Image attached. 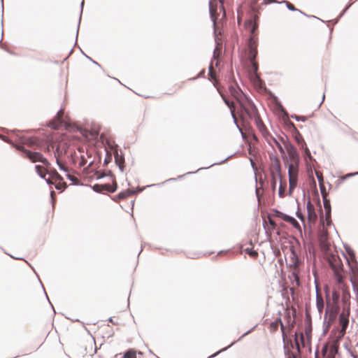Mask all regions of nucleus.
Here are the masks:
<instances>
[{
    "label": "nucleus",
    "instance_id": "obj_2",
    "mask_svg": "<svg viewBox=\"0 0 358 358\" xmlns=\"http://www.w3.org/2000/svg\"><path fill=\"white\" fill-rule=\"evenodd\" d=\"M238 105L240 107L238 113L242 120L244 122H248V120H253L259 132L264 138H266L268 135V131L262 122L255 104L246 97Z\"/></svg>",
    "mask_w": 358,
    "mask_h": 358
},
{
    "label": "nucleus",
    "instance_id": "obj_39",
    "mask_svg": "<svg viewBox=\"0 0 358 358\" xmlns=\"http://www.w3.org/2000/svg\"><path fill=\"white\" fill-rule=\"evenodd\" d=\"M25 143L27 144L28 145L31 146L34 143V139L33 138H29V139L27 140Z\"/></svg>",
    "mask_w": 358,
    "mask_h": 358
},
{
    "label": "nucleus",
    "instance_id": "obj_17",
    "mask_svg": "<svg viewBox=\"0 0 358 358\" xmlns=\"http://www.w3.org/2000/svg\"><path fill=\"white\" fill-rule=\"evenodd\" d=\"M93 189L94 191L97 192H114L116 189L115 187L111 186L108 184H104V185H94L93 187Z\"/></svg>",
    "mask_w": 358,
    "mask_h": 358
},
{
    "label": "nucleus",
    "instance_id": "obj_4",
    "mask_svg": "<svg viewBox=\"0 0 358 358\" xmlns=\"http://www.w3.org/2000/svg\"><path fill=\"white\" fill-rule=\"evenodd\" d=\"M344 271H343V273ZM344 278V275L343 274V279ZM339 284V282H338ZM341 285L343 286V306L342 308V311L340 313L339 315V325L341 326V329H339V338H342L344 336V335L346 333V329L349 324V317L350 314V294L348 289V287L344 289V287L345 286L343 284V282L342 283H340Z\"/></svg>",
    "mask_w": 358,
    "mask_h": 358
},
{
    "label": "nucleus",
    "instance_id": "obj_18",
    "mask_svg": "<svg viewBox=\"0 0 358 358\" xmlns=\"http://www.w3.org/2000/svg\"><path fill=\"white\" fill-rule=\"evenodd\" d=\"M271 176L279 177L281 179V166L280 162L276 159L271 168Z\"/></svg>",
    "mask_w": 358,
    "mask_h": 358
},
{
    "label": "nucleus",
    "instance_id": "obj_5",
    "mask_svg": "<svg viewBox=\"0 0 358 358\" xmlns=\"http://www.w3.org/2000/svg\"><path fill=\"white\" fill-rule=\"evenodd\" d=\"M258 18L257 15H254V19H249L245 21V27L251 34L248 41V59H255L257 55V38H256L255 31L258 24L256 20Z\"/></svg>",
    "mask_w": 358,
    "mask_h": 358
},
{
    "label": "nucleus",
    "instance_id": "obj_28",
    "mask_svg": "<svg viewBox=\"0 0 358 358\" xmlns=\"http://www.w3.org/2000/svg\"><path fill=\"white\" fill-rule=\"evenodd\" d=\"M243 251L252 259H256L258 257V252L254 250L252 247L244 248Z\"/></svg>",
    "mask_w": 358,
    "mask_h": 358
},
{
    "label": "nucleus",
    "instance_id": "obj_16",
    "mask_svg": "<svg viewBox=\"0 0 358 358\" xmlns=\"http://www.w3.org/2000/svg\"><path fill=\"white\" fill-rule=\"evenodd\" d=\"M278 216L280 218H281L283 221L291 224L294 228L297 229H301L300 224L294 217L280 212L278 213Z\"/></svg>",
    "mask_w": 358,
    "mask_h": 358
},
{
    "label": "nucleus",
    "instance_id": "obj_21",
    "mask_svg": "<svg viewBox=\"0 0 358 358\" xmlns=\"http://www.w3.org/2000/svg\"><path fill=\"white\" fill-rule=\"evenodd\" d=\"M64 114V110H60L57 113L55 118L50 122V126L52 127L54 129H57L59 127V125L62 122Z\"/></svg>",
    "mask_w": 358,
    "mask_h": 358
},
{
    "label": "nucleus",
    "instance_id": "obj_49",
    "mask_svg": "<svg viewBox=\"0 0 358 358\" xmlns=\"http://www.w3.org/2000/svg\"><path fill=\"white\" fill-rule=\"evenodd\" d=\"M220 1L221 3H222V0H220Z\"/></svg>",
    "mask_w": 358,
    "mask_h": 358
},
{
    "label": "nucleus",
    "instance_id": "obj_27",
    "mask_svg": "<svg viewBox=\"0 0 358 358\" xmlns=\"http://www.w3.org/2000/svg\"><path fill=\"white\" fill-rule=\"evenodd\" d=\"M135 192L134 190L128 189L120 192L117 194V198L118 199H125L129 196H131Z\"/></svg>",
    "mask_w": 358,
    "mask_h": 358
},
{
    "label": "nucleus",
    "instance_id": "obj_14",
    "mask_svg": "<svg viewBox=\"0 0 358 358\" xmlns=\"http://www.w3.org/2000/svg\"><path fill=\"white\" fill-rule=\"evenodd\" d=\"M306 208L308 223L310 224H314L317 221V215L315 212V206L310 200L307 202Z\"/></svg>",
    "mask_w": 358,
    "mask_h": 358
},
{
    "label": "nucleus",
    "instance_id": "obj_34",
    "mask_svg": "<svg viewBox=\"0 0 358 358\" xmlns=\"http://www.w3.org/2000/svg\"><path fill=\"white\" fill-rule=\"evenodd\" d=\"M56 161L60 169L64 170L65 171H67V169L65 167L64 164L61 162L60 158H56Z\"/></svg>",
    "mask_w": 358,
    "mask_h": 358
},
{
    "label": "nucleus",
    "instance_id": "obj_26",
    "mask_svg": "<svg viewBox=\"0 0 358 358\" xmlns=\"http://www.w3.org/2000/svg\"><path fill=\"white\" fill-rule=\"evenodd\" d=\"M222 53V44L220 43H217V45L214 50L213 52V59L215 61V66H217L218 65V58L220 56Z\"/></svg>",
    "mask_w": 358,
    "mask_h": 358
},
{
    "label": "nucleus",
    "instance_id": "obj_6",
    "mask_svg": "<svg viewBox=\"0 0 358 358\" xmlns=\"http://www.w3.org/2000/svg\"><path fill=\"white\" fill-rule=\"evenodd\" d=\"M15 147L22 152V157L29 159L32 163L41 162L45 166H50V163L41 152L29 150L21 145H15Z\"/></svg>",
    "mask_w": 358,
    "mask_h": 358
},
{
    "label": "nucleus",
    "instance_id": "obj_44",
    "mask_svg": "<svg viewBox=\"0 0 358 358\" xmlns=\"http://www.w3.org/2000/svg\"><path fill=\"white\" fill-rule=\"evenodd\" d=\"M305 151L306 154H310L309 150L307 148H306Z\"/></svg>",
    "mask_w": 358,
    "mask_h": 358
},
{
    "label": "nucleus",
    "instance_id": "obj_22",
    "mask_svg": "<svg viewBox=\"0 0 358 358\" xmlns=\"http://www.w3.org/2000/svg\"><path fill=\"white\" fill-rule=\"evenodd\" d=\"M322 194L324 201V208L326 210V219H329L330 217L331 213V205L330 201L327 199V194L324 190H322Z\"/></svg>",
    "mask_w": 358,
    "mask_h": 358
},
{
    "label": "nucleus",
    "instance_id": "obj_47",
    "mask_svg": "<svg viewBox=\"0 0 358 358\" xmlns=\"http://www.w3.org/2000/svg\"><path fill=\"white\" fill-rule=\"evenodd\" d=\"M256 192H257V194L258 195V194H259V189H257V191H256Z\"/></svg>",
    "mask_w": 358,
    "mask_h": 358
},
{
    "label": "nucleus",
    "instance_id": "obj_43",
    "mask_svg": "<svg viewBox=\"0 0 358 358\" xmlns=\"http://www.w3.org/2000/svg\"><path fill=\"white\" fill-rule=\"evenodd\" d=\"M50 146H51L52 148H54V146H53L52 144H50V145H48V148H47L48 151H49V150H50Z\"/></svg>",
    "mask_w": 358,
    "mask_h": 358
},
{
    "label": "nucleus",
    "instance_id": "obj_23",
    "mask_svg": "<svg viewBox=\"0 0 358 358\" xmlns=\"http://www.w3.org/2000/svg\"><path fill=\"white\" fill-rule=\"evenodd\" d=\"M316 306L318 312L321 314L323 312L324 303L322 294L318 290H317L316 293Z\"/></svg>",
    "mask_w": 358,
    "mask_h": 358
},
{
    "label": "nucleus",
    "instance_id": "obj_35",
    "mask_svg": "<svg viewBox=\"0 0 358 358\" xmlns=\"http://www.w3.org/2000/svg\"><path fill=\"white\" fill-rule=\"evenodd\" d=\"M278 177L272 176V181H271V188L273 191H275L276 187V180Z\"/></svg>",
    "mask_w": 358,
    "mask_h": 358
},
{
    "label": "nucleus",
    "instance_id": "obj_29",
    "mask_svg": "<svg viewBox=\"0 0 358 358\" xmlns=\"http://www.w3.org/2000/svg\"><path fill=\"white\" fill-rule=\"evenodd\" d=\"M287 187V183L285 181H282L280 180V185L278 190V195L280 197L283 198L285 196V192Z\"/></svg>",
    "mask_w": 358,
    "mask_h": 358
},
{
    "label": "nucleus",
    "instance_id": "obj_42",
    "mask_svg": "<svg viewBox=\"0 0 358 358\" xmlns=\"http://www.w3.org/2000/svg\"><path fill=\"white\" fill-rule=\"evenodd\" d=\"M269 223H270V224H271V225H272V226H275V222H274V221H273V220H271V219L269 220Z\"/></svg>",
    "mask_w": 358,
    "mask_h": 358
},
{
    "label": "nucleus",
    "instance_id": "obj_25",
    "mask_svg": "<svg viewBox=\"0 0 358 358\" xmlns=\"http://www.w3.org/2000/svg\"><path fill=\"white\" fill-rule=\"evenodd\" d=\"M210 13L212 18V20L214 22V24H216V21L217 19V3L215 1H210Z\"/></svg>",
    "mask_w": 358,
    "mask_h": 358
},
{
    "label": "nucleus",
    "instance_id": "obj_20",
    "mask_svg": "<svg viewBox=\"0 0 358 358\" xmlns=\"http://www.w3.org/2000/svg\"><path fill=\"white\" fill-rule=\"evenodd\" d=\"M339 298L340 295L336 291L334 290L332 292L331 296H330L329 292H327L326 303H327V301H329L331 305H338Z\"/></svg>",
    "mask_w": 358,
    "mask_h": 358
},
{
    "label": "nucleus",
    "instance_id": "obj_46",
    "mask_svg": "<svg viewBox=\"0 0 358 358\" xmlns=\"http://www.w3.org/2000/svg\"><path fill=\"white\" fill-rule=\"evenodd\" d=\"M3 139L4 140V141H7V142H8V141L6 139V137H3Z\"/></svg>",
    "mask_w": 358,
    "mask_h": 358
},
{
    "label": "nucleus",
    "instance_id": "obj_19",
    "mask_svg": "<svg viewBox=\"0 0 358 358\" xmlns=\"http://www.w3.org/2000/svg\"><path fill=\"white\" fill-rule=\"evenodd\" d=\"M67 147L65 143H59L55 151V158H60L63 155H65L67 152Z\"/></svg>",
    "mask_w": 358,
    "mask_h": 358
},
{
    "label": "nucleus",
    "instance_id": "obj_37",
    "mask_svg": "<svg viewBox=\"0 0 358 358\" xmlns=\"http://www.w3.org/2000/svg\"><path fill=\"white\" fill-rule=\"evenodd\" d=\"M66 176L74 183H76L78 181V178L74 176H71L70 174H67Z\"/></svg>",
    "mask_w": 358,
    "mask_h": 358
},
{
    "label": "nucleus",
    "instance_id": "obj_50",
    "mask_svg": "<svg viewBox=\"0 0 358 358\" xmlns=\"http://www.w3.org/2000/svg\"><path fill=\"white\" fill-rule=\"evenodd\" d=\"M355 358H357V357H355Z\"/></svg>",
    "mask_w": 358,
    "mask_h": 358
},
{
    "label": "nucleus",
    "instance_id": "obj_7",
    "mask_svg": "<svg viewBox=\"0 0 358 358\" xmlns=\"http://www.w3.org/2000/svg\"><path fill=\"white\" fill-rule=\"evenodd\" d=\"M208 76L210 77V80H214V85L217 88V90L219 91L221 96L222 97L223 100L224 101L225 103L229 106L230 108L231 115L235 121H236V116L235 114V102L233 100H231L229 97L227 96L226 94H224L220 89V87L217 86V80H216L215 77V71L213 69V61L211 62V64L209 66V73Z\"/></svg>",
    "mask_w": 358,
    "mask_h": 358
},
{
    "label": "nucleus",
    "instance_id": "obj_13",
    "mask_svg": "<svg viewBox=\"0 0 358 358\" xmlns=\"http://www.w3.org/2000/svg\"><path fill=\"white\" fill-rule=\"evenodd\" d=\"M301 262L294 250H291L290 256H289V266L293 268L292 274L294 276L295 280L296 281V284L299 285V278L298 275L297 268L300 264Z\"/></svg>",
    "mask_w": 358,
    "mask_h": 358
},
{
    "label": "nucleus",
    "instance_id": "obj_10",
    "mask_svg": "<svg viewBox=\"0 0 358 358\" xmlns=\"http://www.w3.org/2000/svg\"><path fill=\"white\" fill-rule=\"evenodd\" d=\"M287 328L289 329H291L294 327V320H292V322L290 321L291 320V317H290L289 313L287 314ZM279 324H280V329H281V331H282V336H286L285 329H286L287 327H285L282 324V322L281 321V319L280 317L278 318L275 321L272 322L270 324V325H269V330H270V331L271 332L276 331L278 330V329Z\"/></svg>",
    "mask_w": 358,
    "mask_h": 358
},
{
    "label": "nucleus",
    "instance_id": "obj_1",
    "mask_svg": "<svg viewBox=\"0 0 358 358\" xmlns=\"http://www.w3.org/2000/svg\"><path fill=\"white\" fill-rule=\"evenodd\" d=\"M320 245L324 257L332 269L337 282H343V263L336 248L331 246L328 239V232L323 229L320 235Z\"/></svg>",
    "mask_w": 358,
    "mask_h": 358
},
{
    "label": "nucleus",
    "instance_id": "obj_9",
    "mask_svg": "<svg viewBox=\"0 0 358 358\" xmlns=\"http://www.w3.org/2000/svg\"><path fill=\"white\" fill-rule=\"evenodd\" d=\"M45 180L48 184L54 185L57 189L64 190L66 187L62 176L55 170L51 171Z\"/></svg>",
    "mask_w": 358,
    "mask_h": 358
},
{
    "label": "nucleus",
    "instance_id": "obj_12",
    "mask_svg": "<svg viewBox=\"0 0 358 358\" xmlns=\"http://www.w3.org/2000/svg\"><path fill=\"white\" fill-rule=\"evenodd\" d=\"M229 93L233 97L236 103L238 104L241 101L244 100L246 96L243 94V92L235 83H231L228 87Z\"/></svg>",
    "mask_w": 358,
    "mask_h": 358
},
{
    "label": "nucleus",
    "instance_id": "obj_11",
    "mask_svg": "<svg viewBox=\"0 0 358 358\" xmlns=\"http://www.w3.org/2000/svg\"><path fill=\"white\" fill-rule=\"evenodd\" d=\"M85 155H87V152H85L82 148H78L77 151L71 154L73 163L75 165H78L79 167L84 166L87 163Z\"/></svg>",
    "mask_w": 358,
    "mask_h": 358
},
{
    "label": "nucleus",
    "instance_id": "obj_36",
    "mask_svg": "<svg viewBox=\"0 0 358 358\" xmlns=\"http://www.w3.org/2000/svg\"><path fill=\"white\" fill-rule=\"evenodd\" d=\"M286 5H287V8H288L289 10H293V11H294V10H297V9L295 8V6H294L292 3H291L290 2H289V1H286Z\"/></svg>",
    "mask_w": 358,
    "mask_h": 358
},
{
    "label": "nucleus",
    "instance_id": "obj_38",
    "mask_svg": "<svg viewBox=\"0 0 358 358\" xmlns=\"http://www.w3.org/2000/svg\"><path fill=\"white\" fill-rule=\"evenodd\" d=\"M296 216H297V217H299V218L302 222H304V220H305V217H304V216L303 215V214H302L301 212L298 211V212L296 213Z\"/></svg>",
    "mask_w": 358,
    "mask_h": 358
},
{
    "label": "nucleus",
    "instance_id": "obj_30",
    "mask_svg": "<svg viewBox=\"0 0 358 358\" xmlns=\"http://www.w3.org/2000/svg\"><path fill=\"white\" fill-rule=\"evenodd\" d=\"M123 358H136V350L129 349L124 354Z\"/></svg>",
    "mask_w": 358,
    "mask_h": 358
},
{
    "label": "nucleus",
    "instance_id": "obj_3",
    "mask_svg": "<svg viewBox=\"0 0 358 358\" xmlns=\"http://www.w3.org/2000/svg\"><path fill=\"white\" fill-rule=\"evenodd\" d=\"M288 158L287 165L289 175V194L291 195L298 184L299 157L296 149L291 144L286 146Z\"/></svg>",
    "mask_w": 358,
    "mask_h": 358
},
{
    "label": "nucleus",
    "instance_id": "obj_48",
    "mask_svg": "<svg viewBox=\"0 0 358 358\" xmlns=\"http://www.w3.org/2000/svg\"><path fill=\"white\" fill-rule=\"evenodd\" d=\"M92 164V162H90L89 163V166H90Z\"/></svg>",
    "mask_w": 358,
    "mask_h": 358
},
{
    "label": "nucleus",
    "instance_id": "obj_15",
    "mask_svg": "<svg viewBox=\"0 0 358 358\" xmlns=\"http://www.w3.org/2000/svg\"><path fill=\"white\" fill-rule=\"evenodd\" d=\"M338 346L335 344H332L330 346L326 345L322 349V355L324 358H335Z\"/></svg>",
    "mask_w": 358,
    "mask_h": 358
},
{
    "label": "nucleus",
    "instance_id": "obj_31",
    "mask_svg": "<svg viewBox=\"0 0 358 358\" xmlns=\"http://www.w3.org/2000/svg\"><path fill=\"white\" fill-rule=\"evenodd\" d=\"M115 158L116 164L119 166L120 169L122 171L124 169V162L123 157L122 156H119L117 155L115 156Z\"/></svg>",
    "mask_w": 358,
    "mask_h": 358
},
{
    "label": "nucleus",
    "instance_id": "obj_41",
    "mask_svg": "<svg viewBox=\"0 0 358 358\" xmlns=\"http://www.w3.org/2000/svg\"><path fill=\"white\" fill-rule=\"evenodd\" d=\"M275 143L277 144V146H278L280 152L281 153H284V150H283L282 147L277 141H275Z\"/></svg>",
    "mask_w": 358,
    "mask_h": 358
},
{
    "label": "nucleus",
    "instance_id": "obj_40",
    "mask_svg": "<svg viewBox=\"0 0 358 358\" xmlns=\"http://www.w3.org/2000/svg\"><path fill=\"white\" fill-rule=\"evenodd\" d=\"M296 141H297V143H298L299 144V143H301V142L304 143V142H303V139L302 138V137H301V136H299V137H298V136H296Z\"/></svg>",
    "mask_w": 358,
    "mask_h": 358
},
{
    "label": "nucleus",
    "instance_id": "obj_33",
    "mask_svg": "<svg viewBox=\"0 0 358 358\" xmlns=\"http://www.w3.org/2000/svg\"><path fill=\"white\" fill-rule=\"evenodd\" d=\"M291 117L292 119H295L297 121L301 120V121L304 122L307 120V117L306 116H299V115H292Z\"/></svg>",
    "mask_w": 358,
    "mask_h": 358
},
{
    "label": "nucleus",
    "instance_id": "obj_24",
    "mask_svg": "<svg viewBox=\"0 0 358 358\" xmlns=\"http://www.w3.org/2000/svg\"><path fill=\"white\" fill-rule=\"evenodd\" d=\"M50 166H41V165H36L35 169L37 172V173L43 178H45V176L47 174L49 175V173L52 171H49Z\"/></svg>",
    "mask_w": 358,
    "mask_h": 358
},
{
    "label": "nucleus",
    "instance_id": "obj_32",
    "mask_svg": "<svg viewBox=\"0 0 358 358\" xmlns=\"http://www.w3.org/2000/svg\"><path fill=\"white\" fill-rule=\"evenodd\" d=\"M251 64H252V70L255 73H257V70H258V64L257 62L255 61V59H252V60H250Z\"/></svg>",
    "mask_w": 358,
    "mask_h": 358
},
{
    "label": "nucleus",
    "instance_id": "obj_45",
    "mask_svg": "<svg viewBox=\"0 0 358 358\" xmlns=\"http://www.w3.org/2000/svg\"><path fill=\"white\" fill-rule=\"evenodd\" d=\"M240 20H241V16H240V15L238 14V22H240Z\"/></svg>",
    "mask_w": 358,
    "mask_h": 358
},
{
    "label": "nucleus",
    "instance_id": "obj_8",
    "mask_svg": "<svg viewBox=\"0 0 358 358\" xmlns=\"http://www.w3.org/2000/svg\"><path fill=\"white\" fill-rule=\"evenodd\" d=\"M338 310V305H331L330 302L327 301L324 315V322L327 327H330L334 323L337 317Z\"/></svg>",
    "mask_w": 358,
    "mask_h": 358
}]
</instances>
